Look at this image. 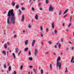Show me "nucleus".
Segmentation results:
<instances>
[{
	"mask_svg": "<svg viewBox=\"0 0 74 74\" xmlns=\"http://www.w3.org/2000/svg\"><path fill=\"white\" fill-rule=\"evenodd\" d=\"M42 45H44V44H43V43L42 42L41 43Z\"/></svg>",
	"mask_w": 74,
	"mask_h": 74,
	"instance_id": "338daca9",
	"label": "nucleus"
},
{
	"mask_svg": "<svg viewBox=\"0 0 74 74\" xmlns=\"http://www.w3.org/2000/svg\"><path fill=\"white\" fill-rule=\"evenodd\" d=\"M19 5H17L16 6V9H18V8H19Z\"/></svg>",
	"mask_w": 74,
	"mask_h": 74,
	"instance_id": "a211bd4d",
	"label": "nucleus"
},
{
	"mask_svg": "<svg viewBox=\"0 0 74 74\" xmlns=\"http://www.w3.org/2000/svg\"><path fill=\"white\" fill-rule=\"evenodd\" d=\"M4 68H5V69L6 68V65L4 64Z\"/></svg>",
	"mask_w": 74,
	"mask_h": 74,
	"instance_id": "09e8293b",
	"label": "nucleus"
},
{
	"mask_svg": "<svg viewBox=\"0 0 74 74\" xmlns=\"http://www.w3.org/2000/svg\"><path fill=\"white\" fill-rule=\"evenodd\" d=\"M40 29L42 31V26H40Z\"/></svg>",
	"mask_w": 74,
	"mask_h": 74,
	"instance_id": "79ce46f5",
	"label": "nucleus"
},
{
	"mask_svg": "<svg viewBox=\"0 0 74 74\" xmlns=\"http://www.w3.org/2000/svg\"><path fill=\"white\" fill-rule=\"evenodd\" d=\"M18 49H19L18 48H17L16 49V53H18Z\"/></svg>",
	"mask_w": 74,
	"mask_h": 74,
	"instance_id": "dca6fc26",
	"label": "nucleus"
},
{
	"mask_svg": "<svg viewBox=\"0 0 74 74\" xmlns=\"http://www.w3.org/2000/svg\"><path fill=\"white\" fill-rule=\"evenodd\" d=\"M29 59L30 60H33V58L32 57L29 58Z\"/></svg>",
	"mask_w": 74,
	"mask_h": 74,
	"instance_id": "b1692460",
	"label": "nucleus"
},
{
	"mask_svg": "<svg viewBox=\"0 0 74 74\" xmlns=\"http://www.w3.org/2000/svg\"><path fill=\"white\" fill-rule=\"evenodd\" d=\"M67 15H68V13H67V14H66L65 15H64V18H65V17H66V16H67Z\"/></svg>",
	"mask_w": 74,
	"mask_h": 74,
	"instance_id": "2f4dec72",
	"label": "nucleus"
},
{
	"mask_svg": "<svg viewBox=\"0 0 74 74\" xmlns=\"http://www.w3.org/2000/svg\"><path fill=\"white\" fill-rule=\"evenodd\" d=\"M22 10H25V9L24 8L22 7Z\"/></svg>",
	"mask_w": 74,
	"mask_h": 74,
	"instance_id": "49530a36",
	"label": "nucleus"
},
{
	"mask_svg": "<svg viewBox=\"0 0 74 74\" xmlns=\"http://www.w3.org/2000/svg\"><path fill=\"white\" fill-rule=\"evenodd\" d=\"M66 13H67V12L65 11V12L63 13V14H65Z\"/></svg>",
	"mask_w": 74,
	"mask_h": 74,
	"instance_id": "5fc2aeb1",
	"label": "nucleus"
},
{
	"mask_svg": "<svg viewBox=\"0 0 74 74\" xmlns=\"http://www.w3.org/2000/svg\"><path fill=\"white\" fill-rule=\"evenodd\" d=\"M40 10H41V11H42V9L41 8H40Z\"/></svg>",
	"mask_w": 74,
	"mask_h": 74,
	"instance_id": "13d9d810",
	"label": "nucleus"
},
{
	"mask_svg": "<svg viewBox=\"0 0 74 74\" xmlns=\"http://www.w3.org/2000/svg\"><path fill=\"white\" fill-rule=\"evenodd\" d=\"M60 60H61L60 57H59L57 58V62H59V61Z\"/></svg>",
	"mask_w": 74,
	"mask_h": 74,
	"instance_id": "6e6552de",
	"label": "nucleus"
},
{
	"mask_svg": "<svg viewBox=\"0 0 74 74\" xmlns=\"http://www.w3.org/2000/svg\"><path fill=\"white\" fill-rule=\"evenodd\" d=\"M62 26L63 27H64V23L62 24Z\"/></svg>",
	"mask_w": 74,
	"mask_h": 74,
	"instance_id": "4d7b16f0",
	"label": "nucleus"
},
{
	"mask_svg": "<svg viewBox=\"0 0 74 74\" xmlns=\"http://www.w3.org/2000/svg\"><path fill=\"white\" fill-rule=\"evenodd\" d=\"M24 19H25V16L24 15H23L22 16V22H23L24 21Z\"/></svg>",
	"mask_w": 74,
	"mask_h": 74,
	"instance_id": "0eeeda50",
	"label": "nucleus"
},
{
	"mask_svg": "<svg viewBox=\"0 0 74 74\" xmlns=\"http://www.w3.org/2000/svg\"><path fill=\"white\" fill-rule=\"evenodd\" d=\"M53 7H52V5H50L49 10V11H52L53 10Z\"/></svg>",
	"mask_w": 74,
	"mask_h": 74,
	"instance_id": "7ed1b4c3",
	"label": "nucleus"
},
{
	"mask_svg": "<svg viewBox=\"0 0 74 74\" xmlns=\"http://www.w3.org/2000/svg\"><path fill=\"white\" fill-rule=\"evenodd\" d=\"M71 62L72 63H74V56H72V59L71 60Z\"/></svg>",
	"mask_w": 74,
	"mask_h": 74,
	"instance_id": "20e7f679",
	"label": "nucleus"
},
{
	"mask_svg": "<svg viewBox=\"0 0 74 74\" xmlns=\"http://www.w3.org/2000/svg\"><path fill=\"white\" fill-rule=\"evenodd\" d=\"M54 47L55 48H57V46H56V45H55L54 46Z\"/></svg>",
	"mask_w": 74,
	"mask_h": 74,
	"instance_id": "603ef678",
	"label": "nucleus"
},
{
	"mask_svg": "<svg viewBox=\"0 0 74 74\" xmlns=\"http://www.w3.org/2000/svg\"><path fill=\"white\" fill-rule=\"evenodd\" d=\"M66 50H69V48L67 47L66 48Z\"/></svg>",
	"mask_w": 74,
	"mask_h": 74,
	"instance_id": "680f3d73",
	"label": "nucleus"
},
{
	"mask_svg": "<svg viewBox=\"0 0 74 74\" xmlns=\"http://www.w3.org/2000/svg\"><path fill=\"white\" fill-rule=\"evenodd\" d=\"M69 42L70 43V44H73V43H71V42L70 41H69Z\"/></svg>",
	"mask_w": 74,
	"mask_h": 74,
	"instance_id": "864d4df0",
	"label": "nucleus"
},
{
	"mask_svg": "<svg viewBox=\"0 0 74 74\" xmlns=\"http://www.w3.org/2000/svg\"><path fill=\"white\" fill-rule=\"evenodd\" d=\"M15 2H12V5L13 6H15Z\"/></svg>",
	"mask_w": 74,
	"mask_h": 74,
	"instance_id": "4be33fe9",
	"label": "nucleus"
},
{
	"mask_svg": "<svg viewBox=\"0 0 74 74\" xmlns=\"http://www.w3.org/2000/svg\"><path fill=\"white\" fill-rule=\"evenodd\" d=\"M28 27H29V28H31V25H29V26H28Z\"/></svg>",
	"mask_w": 74,
	"mask_h": 74,
	"instance_id": "37998d69",
	"label": "nucleus"
},
{
	"mask_svg": "<svg viewBox=\"0 0 74 74\" xmlns=\"http://www.w3.org/2000/svg\"><path fill=\"white\" fill-rule=\"evenodd\" d=\"M38 7H40V6H41V3L40 2H39L38 3Z\"/></svg>",
	"mask_w": 74,
	"mask_h": 74,
	"instance_id": "a878e982",
	"label": "nucleus"
},
{
	"mask_svg": "<svg viewBox=\"0 0 74 74\" xmlns=\"http://www.w3.org/2000/svg\"><path fill=\"white\" fill-rule=\"evenodd\" d=\"M27 44H28V40H27L25 41V45H27Z\"/></svg>",
	"mask_w": 74,
	"mask_h": 74,
	"instance_id": "1a4fd4ad",
	"label": "nucleus"
},
{
	"mask_svg": "<svg viewBox=\"0 0 74 74\" xmlns=\"http://www.w3.org/2000/svg\"><path fill=\"white\" fill-rule=\"evenodd\" d=\"M27 51H28V48L27 47L25 49L24 51H25V52Z\"/></svg>",
	"mask_w": 74,
	"mask_h": 74,
	"instance_id": "2eb2a0df",
	"label": "nucleus"
},
{
	"mask_svg": "<svg viewBox=\"0 0 74 74\" xmlns=\"http://www.w3.org/2000/svg\"><path fill=\"white\" fill-rule=\"evenodd\" d=\"M56 67H59V69L60 70V69H61V62H57Z\"/></svg>",
	"mask_w": 74,
	"mask_h": 74,
	"instance_id": "f03ea898",
	"label": "nucleus"
},
{
	"mask_svg": "<svg viewBox=\"0 0 74 74\" xmlns=\"http://www.w3.org/2000/svg\"><path fill=\"white\" fill-rule=\"evenodd\" d=\"M25 30L23 31V33H25Z\"/></svg>",
	"mask_w": 74,
	"mask_h": 74,
	"instance_id": "774afa93",
	"label": "nucleus"
},
{
	"mask_svg": "<svg viewBox=\"0 0 74 74\" xmlns=\"http://www.w3.org/2000/svg\"><path fill=\"white\" fill-rule=\"evenodd\" d=\"M54 32L55 34H56V33H58V31H57V30H56V29H55Z\"/></svg>",
	"mask_w": 74,
	"mask_h": 74,
	"instance_id": "393cba45",
	"label": "nucleus"
},
{
	"mask_svg": "<svg viewBox=\"0 0 74 74\" xmlns=\"http://www.w3.org/2000/svg\"><path fill=\"white\" fill-rule=\"evenodd\" d=\"M35 42H36V40H34L33 41H32V47H33L34 46V43H35Z\"/></svg>",
	"mask_w": 74,
	"mask_h": 74,
	"instance_id": "423d86ee",
	"label": "nucleus"
},
{
	"mask_svg": "<svg viewBox=\"0 0 74 74\" xmlns=\"http://www.w3.org/2000/svg\"><path fill=\"white\" fill-rule=\"evenodd\" d=\"M11 70V66H10L9 67L8 70L9 71H10Z\"/></svg>",
	"mask_w": 74,
	"mask_h": 74,
	"instance_id": "4468645a",
	"label": "nucleus"
},
{
	"mask_svg": "<svg viewBox=\"0 0 74 74\" xmlns=\"http://www.w3.org/2000/svg\"><path fill=\"white\" fill-rule=\"evenodd\" d=\"M21 53V51H20L19 53H18V56H19V55H20Z\"/></svg>",
	"mask_w": 74,
	"mask_h": 74,
	"instance_id": "c9c22d12",
	"label": "nucleus"
},
{
	"mask_svg": "<svg viewBox=\"0 0 74 74\" xmlns=\"http://www.w3.org/2000/svg\"><path fill=\"white\" fill-rule=\"evenodd\" d=\"M29 67L30 68H33V66H29Z\"/></svg>",
	"mask_w": 74,
	"mask_h": 74,
	"instance_id": "8fccbe9b",
	"label": "nucleus"
},
{
	"mask_svg": "<svg viewBox=\"0 0 74 74\" xmlns=\"http://www.w3.org/2000/svg\"><path fill=\"white\" fill-rule=\"evenodd\" d=\"M8 17L7 18V23L9 25L11 24L12 23L14 25L15 23V14L14 13V10L12 9L9 10L7 15Z\"/></svg>",
	"mask_w": 74,
	"mask_h": 74,
	"instance_id": "f257e3e1",
	"label": "nucleus"
},
{
	"mask_svg": "<svg viewBox=\"0 0 74 74\" xmlns=\"http://www.w3.org/2000/svg\"><path fill=\"white\" fill-rule=\"evenodd\" d=\"M14 38H16V35H14Z\"/></svg>",
	"mask_w": 74,
	"mask_h": 74,
	"instance_id": "4c0bfd02",
	"label": "nucleus"
},
{
	"mask_svg": "<svg viewBox=\"0 0 74 74\" xmlns=\"http://www.w3.org/2000/svg\"><path fill=\"white\" fill-rule=\"evenodd\" d=\"M8 66H10V63H9V62H8Z\"/></svg>",
	"mask_w": 74,
	"mask_h": 74,
	"instance_id": "3c124183",
	"label": "nucleus"
},
{
	"mask_svg": "<svg viewBox=\"0 0 74 74\" xmlns=\"http://www.w3.org/2000/svg\"><path fill=\"white\" fill-rule=\"evenodd\" d=\"M60 47H61V45L59 43L58 45V48L59 49H60Z\"/></svg>",
	"mask_w": 74,
	"mask_h": 74,
	"instance_id": "412c9836",
	"label": "nucleus"
},
{
	"mask_svg": "<svg viewBox=\"0 0 74 74\" xmlns=\"http://www.w3.org/2000/svg\"><path fill=\"white\" fill-rule=\"evenodd\" d=\"M72 50H73V49H74V47H72Z\"/></svg>",
	"mask_w": 74,
	"mask_h": 74,
	"instance_id": "0e129e2a",
	"label": "nucleus"
},
{
	"mask_svg": "<svg viewBox=\"0 0 74 74\" xmlns=\"http://www.w3.org/2000/svg\"><path fill=\"white\" fill-rule=\"evenodd\" d=\"M7 44H8V45H10V43H9V42H8Z\"/></svg>",
	"mask_w": 74,
	"mask_h": 74,
	"instance_id": "e2e57ef3",
	"label": "nucleus"
},
{
	"mask_svg": "<svg viewBox=\"0 0 74 74\" xmlns=\"http://www.w3.org/2000/svg\"><path fill=\"white\" fill-rule=\"evenodd\" d=\"M50 69H52V64H50Z\"/></svg>",
	"mask_w": 74,
	"mask_h": 74,
	"instance_id": "e433bc0d",
	"label": "nucleus"
},
{
	"mask_svg": "<svg viewBox=\"0 0 74 74\" xmlns=\"http://www.w3.org/2000/svg\"><path fill=\"white\" fill-rule=\"evenodd\" d=\"M49 1L48 0H46V3L47 4H48L49 3Z\"/></svg>",
	"mask_w": 74,
	"mask_h": 74,
	"instance_id": "f3484780",
	"label": "nucleus"
},
{
	"mask_svg": "<svg viewBox=\"0 0 74 74\" xmlns=\"http://www.w3.org/2000/svg\"><path fill=\"white\" fill-rule=\"evenodd\" d=\"M29 56H30V55H31V52H30V51H29Z\"/></svg>",
	"mask_w": 74,
	"mask_h": 74,
	"instance_id": "c756f323",
	"label": "nucleus"
},
{
	"mask_svg": "<svg viewBox=\"0 0 74 74\" xmlns=\"http://www.w3.org/2000/svg\"><path fill=\"white\" fill-rule=\"evenodd\" d=\"M4 47L5 49H7V44H5L4 46Z\"/></svg>",
	"mask_w": 74,
	"mask_h": 74,
	"instance_id": "aec40b11",
	"label": "nucleus"
},
{
	"mask_svg": "<svg viewBox=\"0 0 74 74\" xmlns=\"http://www.w3.org/2000/svg\"><path fill=\"white\" fill-rule=\"evenodd\" d=\"M24 5V3H21V5Z\"/></svg>",
	"mask_w": 74,
	"mask_h": 74,
	"instance_id": "bf43d9fd",
	"label": "nucleus"
},
{
	"mask_svg": "<svg viewBox=\"0 0 74 74\" xmlns=\"http://www.w3.org/2000/svg\"><path fill=\"white\" fill-rule=\"evenodd\" d=\"M49 43L50 44H52V42H51V41H49Z\"/></svg>",
	"mask_w": 74,
	"mask_h": 74,
	"instance_id": "a18cd8bd",
	"label": "nucleus"
},
{
	"mask_svg": "<svg viewBox=\"0 0 74 74\" xmlns=\"http://www.w3.org/2000/svg\"><path fill=\"white\" fill-rule=\"evenodd\" d=\"M23 66L22 65H21V70H22V69L23 68Z\"/></svg>",
	"mask_w": 74,
	"mask_h": 74,
	"instance_id": "bb28decb",
	"label": "nucleus"
},
{
	"mask_svg": "<svg viewBox=\"0 0 74 74\" xmlns=\"http://www.w3.org/2000/svg\"><path fill=\"white\" fill-rule=\"evenodd\" d=\"M13 74H16V71H14Z\"/></svg>",
	"mask_w": 74,
	"mask_h": 74,
	"instance_id": "a19ab883",
	"label": "nucleus"
},
{
	"mask_svg": "<svg viewBox=\"0 0 74 74\" xmlns=\"http://www.w3.org/2000/svg\"><path fill=\"white\" fill-rule=\"evenodd\" d=\"M38 53V51H37V49H36L35 50L34 54L35 56L37 55V54Z\"/></svg>",
	"mask_w": 74,
	"mask_h": 74,
	"instance_id": "39448f33",
	"label": "nucleus"
},
{
	"mask_svg": "<svg viewBox=\"0 0 74 74\" xmlns=\"http://www.w3.org/2000/svg\"><path fill=\"white\" fill-rule=\"evenodd\" d=\"M33 70H34V73H36V69H34Z\"/></svg>",
	"mask_w": 74,
	"mask_h": 74,
	"instance_id": "c85d7f7f",
	"label": "nucleus"
},
{
	"mask_svg": "<svg viewBox=\"0 0 74 74\" xmlns=\"http://www.w3.org/2000/svg\"><path fill=\"white\" fill-rule=\"evenodd\" d=\"M68 11H69V10L68 9H67L65 11V12H68Z\"/></svg>",
	"mask_w": 74,
	"mask_h": 74,
	"instance_id": "c03bdc74",
	"label": "nucleus"
},
{
	"mask_svg": "<svg viewBox=\"0 0 74 74\" xmlns=\"http://www.w3.org/2000/svg\"><path fill=\"white\" fill-rule=\"evenodd\" d=\"M9 53V52L8 51L7 52V56H8V53Z\"/></svg>",
	"mask_w": 74,
	"mask_h": 74,
	"instance_id": "de8ad7c7",
	"label": "nucleus"
},
{
	"mask_svg": "<svg viewBox=\"0 0 74 74\" xmlns=\"http://www.w3.org/2000/svg\"><path fill=\"white\" fill-rule=\"evenodd\" d=\"M53 54H54V55H56V53H53Z\"/></svg>",
	"mask_w": 74,
	"mask_h": 74,
	"instance_id": "69168bd1",
	"label": "nucleus"
},
{
	"mask_svg": "<svg viewBox=\"0 0 74 74\" xmlns=\"http://www.w3.org/2000/svg\"><path fill=\"white\" fill-rule=\"evenodd\" d=\"M38 15L36 14L35 16V19L36 20H37V19H38Z\"/></svg>",
	"mask_w": 74,
	"mask_h": 74,
	"instance_id": "ddd939ff",
	"label": "nucleus"
},
{
	"mask_svg": "<svg viewBox=\"0 0 74 74\" xmlns=\"http://www.w3.org/2000/svg\"><path fill=\"white\" fill-rule=\"evenodd\" d=\"M51 26H52V28H53V29H54V22H53L52 23V25H51Z\"/></svg>",
	"mask_w": 74,
	"mask_h": 74,
	"instance_id": "9d476101",
	"label": "nucleus"
},
{
	"mask_svg": "<svg viewBox=\"0 0 74 74\" xmlns=\"http://www.w3.org/2000/svg\"><path fill=\"white\" fill-rule=\"evenodd\" d=\"M63 39H61V42H63Z\"/></svg>",
	"mask_w": 74,
	"mask_h": 74,
	"instance_id": "052dcab7",
	"label": "nucleus"
},
{
	"mask_svg": "<svg viewBox=\"0 0 74 74\" xmlns=\"http://www.w3.org/2000/svg\"><path fill=\"white\" fill-rule=\"evenodd\" d=\"M72 20V17H71L70 18V22H71Z\"/></svg>",
	"mask_w": 74,
	"mask_h": 74,
	"instance_id": "f704fd0d",
	"label": "nucleus"
},
{
	"mask_svg": "<svg viewBox=\"0 0 74 74\" xmlns=\"http://www.w3.org/2000/svg\"><path fill=\"white\" fill-rule=\"evenodd\" d=\"M71 25V23H70L68 25V27H70V26Z\"/></svg>",
	"mask_w": 74,
	"mask_h": 74,
	"instance_id": "72a5a7b5",
	"label": "nucleus"
},
{
	"mask_svg": "<svg viewBox=\"0 0 74 74\" xmlns=\"http://www.w3.org/2000/svg\"><path fill=\"white\" fill-rule=\"evenodd\" d=\"M40 36L41 37L43 36V34H42L41 32L40 33Z\"/></svg>",
	"mask_w": 74,
	"mask_h": 74,
	"instance_id": "473e14b6",
	"label": "nucleus"
},
{
	"mask_svg": "<svg viewBox=\"0 0 74 74\" xmlns=\"http://www.w3.org/2000/svg\"><path fill=\"white\" fill-rule=\"evenodd\" d=\"M66 13H67V12L65 11V12L63 13V14H65Z\"/></svg>",
	"mask_w": 74,
	"mask_h": 74,
	"instance_id": "6e6d98bb",
	"label": "nucleus"
},
{
	"mask_svg": "<svg viewBox=\"0 0 74 74\" xmlns=\"http://www.w3.org/2000/svg\"><path fill=\"white\" fill-rule=\"evenodd\" d=\"M61 10H60V12H59V15H60L61 14Z\"/></svg>",
	"mask_w": 74,
	"mask_h": 74,
	"instance_id": "ea45409f",
	"label": "nucleus"
},
{
	"mask_svg": "<svg viewBox=\"0 0 74 74\" xmlns=\"http://www.w3.org/2000/svg\"><path fill=\"white\" fill-rule=\"evenodd\" d=\"M13 56L14 58V59L15 60L16 59V57H15V55L14 53H12Z\"/></svg>",
	"mask_w": 74,
	"mask_h": 74,
	"instance_id": "9b49d317",
	"label": "nucleus"
},
{
	"mask_svg": "<svg viewBox=\"0 0 74 74\" xmlns=\"http://www.w3.org/2000/svg\"><path fill=\"white\" fill-rule=\"evenodd\" d=\"M46 30L47 32H48L49 31V29L48 28H46Z\"/></svg>",
	"mask_w": 74,
	"mask_h": 74,
	"instance_id": "7c9ffc66",
	"label": "nucleus"
},
{
	"mask_svg": "<svg viewBox=\"0 0 74 74\" xmlns=\"http://www.w3.org/2000/svg\"><path fill=\"white\" fill-rule=\"evenodd\" d=\"M66 70L65 71V73H66V72H68V71H67V67L66 68Z\"/></svg>",
	"mask_w": 74,
	"mask_h": 74,
	"instance_id": "5701e85b",
	"label": "nucleus"
},
{
	"mask_svg": "<svg viewBox=\"0 0 74 74\" xmlns=\"http://www.w3.org/2000/svg\"><path fill=\"white\" fill-rule=\"evenodd\" d=\"M32 10H33V11H34V8L32 7Z\"/></svg>",
	"mask_w": 74,
	"mask_h": 74,
	"instance_id": "58836bf2",
	"label": "nucleus"
},
{
	"mask_svg": "<svg viewBox=\"0 0 74 74\" xmlns=\"http://www.w3.org/2000/svg\"><path fill=\"white\" fill-rule=\"evenodd\" d=\"M2 53L4 54V55L5 56L6 54V52H5V51H2Z\"/></svg>",
	"mask_w": 74,
	"mask_h": 74,
	"instance_id": "6ab92c4d",
	"label": "nucleus"
},
{
	"mask_svg": "<svg viewBox=\"0 0 74 74\" xmlns=\"http://www.w3.org/2000/svg\"><path fill=\"white\" fill-rule=\"evenodd\" d=\"M19 13L18 14V15H21V14H22V12H21V11L20 10H19Z\"/></svg>",
	"mask_w": 74,
	"mask_h": 74,
	"instance_id": "f8f14e48",
	"label": "nucleus"
},
{
	"mask_svg": "<svg viewBox=\"0 0 74 74\" xmlns=\"http://www.w3.org/2000/svg\"><path fill=\"white\" fill-rule=\"evenodd\" d=\"M40 71H41V74H43V70H41Z\"/></svg>",
	"mask_w": 74,
	"mask_h": 74,
	"instance_id": "cd10ccee",
	"label": "nucleus"
}]
</instances>
